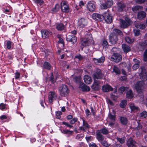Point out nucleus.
<instances>
[{"label":"nucleus","instance_id":"obj_63","mask_svg":"<svg viewBox=\"0 0 147 147\" xmlns=\"http://www.w3.org/2000/svg\"><path fill=\"white\" fill-rule=\"evenodd\" d=\"M75 58L78 59L80 60L83 59V57L80 55L76 56H75Z\"/></svg>","mask_w":147,"mask_h":147},{"label":"nucleus","instance_id":"obj_35","mask_svg":"<svg viewBox=\"0 0 147 147\" xmlns=\"http://www.w3.org/2000/svg\"><path fill=\"white\" fill-rule=\"evenodd\" d=\"M116 140L121 144H122L123 143L125 140V138L123 137L121 138L117 137L116 138Z\"/></svg>","mask_w":147,"mask_h":147},{"label":"nucleus","instance_id":"obj_55","mask_svg":"<svg viewBox=\"0 0 147 147\" xmlns=\"http://www.w3.org/2000/svg\"><path fill=\"white\" fill-rule=\"evenodd\" d=\"M94 79L93 84H94V85L99 86V85L100 83V82L99 80H96V79Z\"/></svg>","mask_w":147,"mask_h":147},{"label":"nucleus","instance_id":"obj_50","mask_svg":"<svg viewBox=\"0 0 147 147\" xmlns=\"http://www.w3.org/2000/svg\"><path fill=\"white\" fill-rule=\"evenodd\" d=\"M113 71L117 74H120V71L119 69L117 67L114 66L113 69Z\"/></svg>","mask_w":147,"mask_h":147},{"label":"nucleus","instance_id":"obj_42","mask_svg":"<svg viewBox=\"0 0 147 147\" xmlns=\"http://www.w3.org/2000/svg\"><path fill=\"white\" fill-rule=\"evenodd\" d=\"M140 63L138 61L137 63L135 64L133 66L132 68L134 70H136L138 69L139 67Z\"/></svg>","mask_w":147,"mask_h":147},{"label":"nucleus","instance_id":"obj_22","mask_svg":"<svg viewBox=\"0 0 147 147\" xmlns=\"http://www.w3.org/2000/svg\"><path fill=\"white\" fill-rule=\"evenodd\" d=\"M96 138L100 142L103 140L104 137L101 134V132L99 131H97L96 133Z\"/></svg>","mask_w":147,"mask_h":147},{"label":"nucleus","instance_id":"obj_37","mask_svg":"<svg viewBox=\"0 0 147 147\" xmlns=\"http://www.w3.org/2000/svg\"><path fill=\"white\" fill-rule=\"evenodd\" d=\"M128 88L127 87H121L119 88V91L121 93H123L125 91H127Z\"/></svg>","mask_w":147,"mask_h":147},{"label":"nucleus","instance_id":"obj_16","mask_svg":"<svg viewBox=\"0 0 147 147\" xmlns=\"http://www.w3.org/2000/svg\"><path fill=\"white\" fill-rule=\"evenodd\" d=\"M41 32L42 38L44 39L48 38L49 35L51 34V32L47 30H42Z\"/></svg>","mask_w":147,"mask_h":147},{"label":"nucleus","instance_id":"obj_23","mask_svg":"<svg viewBox=\"0 0 147 147\" xmlns=\"http://www.w3.org/2000/svg\"><path fill=\"white\" fill-rule=\"evenodd\" d=\"M84 82L87 84H90L92 82L91 78L88 75H85L84 77Z\"/></svg>","mask_w":147,"mask_h":147},{"label":"nucleus","instance_id":"obj_34","mask_svg":"<svg viewBox=\"0 0 147 147\" xmlns=\"http://www.w3.org/2000/svg\"><path fill=\"white\" fill-rule=\"evenodd\" d=\"M99 131L101 133L105 135L108 134L109 132L108 130L106 127L101 129Z\"/></svg>","mask_w":147,"mask_h":147},{"label":"nucleus","instance_id":"obj_58","mask_svg":"<svg viewBox=\"0 0 147 147\" xmlns=\"http://www.w3.org/2000/svg\"><path fill=\"white\" fill-rule=\"evenodd\" d=\"M74 81L76 82H78L80 81V79L79 77H75L74 78Z\"/></svg>","mask_w":147,"mask_h":147},{"label":"nucleus","instance_id":"obj_40","mask_svg":"<svg viewBox=\"0 0 147 147\" xmlns=\"http://www.w3.org/2000/svg\"><path fill=\"white\" fill-rule=\"evenodd\" d=\"M138 92V95L140 97V100L143 101L144 100V95L142 90H140L139 91H137Z\"/></svg>","mask_w":147,"mask_h":147},{"label":"nucleus","instance_id":"obj_43","mask_svg":"<svg viewBox=\"0 0 147 147\" xmlns=\"http://www.w3.org/2000/svg\"><path fill=\"white\" fill-rule=\"evenodd\" d=\"M62 133L69 135H71L73 133V131H71L68 130H63Z\"/></svg>","mask_w":147,"mask_h":147},{"label":"nucleus","instance_id":"obj_7","mask_svg":"<svg viewBox=\"0 0 147 147\" xmlns=\"http://www.w3.org/2000/svg\"><path fill=\"white\" fill-rule=\"evenodd\" d=\"M141 69V72L140 74V78L144 81H146L147 80V70L144 67H142Z\"/></svg>","mask_w":147,"mask_h":147},{"label":"nucleus","instance_id":"obj_41","mask_svg":"<svg viewBox=\"0 0 147 147\" xmlns=\"http://www.w3.org/2000/svg\"><path fill=\"white\" fill-rule=\"evenodd\" d=\"M140 117L142 118H145L147 116V112L144 111L140 114Z\"/></svg>","mask_w":147,"mask_h":147},{"label":"nucleus","instance_id":"obj_36","mask_svg":"<svg viewBox=\"0 0 147 147\" xmlns=\"http://www.w3.org/2000/svg\"><path fill=\"white\" fill-rule=\"evenodd\" d=\"M127 103V100H122L120 104V107L122 108H124L126 106Z\"/></svg>","mask_w":147,"mask_h":147},{"label":"nucleus","instance_id":"obj_19","mask_svg":"<svg viewBox=\"0 0 147 147\" xmlns=\"http://www.w3.org/2000/svg\"><path fill=\"white\" fill-rule=\"evenodd\" d=\"M102 90L103 92H107L113 90V89L110 85L107 84L102 86Z\"/></svg>","mask_w":147,"mask_h":147},{"label":"nucleus","instance_id":"obj_3","mask_svg":"<svg viewBox=\"0 0 147 147\" xmlns=\"http://www.w3.org/2000/svg\"><path fill=\"white\" fill-rule=\"evenodd\" d=\"M103 76V75L102 73L101 69H97L95 71L93 75L94 79H101Z\"/></svg>","mask_w":147,"mask_h":147},{"label":"nucleus","instance_id":"obj_49","mask_svg":"<svg viewBox=\"0 0 147 147\" xmlns=\"http://www.w3.org/2000/svg\"><path fill=\"white\" fill-rule=\"evenodd\" d=\"M108 7H110L113 4V2L112 0H107L106 3Z\"/></svg>","mask_w":147,"mask_h":147},{"label":"nucleus","instance_id":"obj_12","mask_svg":"<svg viewBox=\"0 0 147 147\" xmlns=\"http://www.w3.org/2000/svg\"><path fill=\"white\" fill-rule=\"evenodd\" d=\"M109 38V42L112 45L116 44L118 40L117 36L114 34H110Z\"/></svg>","mask_w":147,"mask_h":147},{"label":"nucleus","instance_id":"obj_39","mask_svg":"<svg viewBox=\"0 0 147 147\" xmlns=\"http://www.w3.org/2000/svg\"><path fill=\"white\" fill-rule=\"evenodd\" d=\"M83 121V126L85 128H88L89 127V125L87 123V121H85L83 118H81Z\"/></svg>","mask_w":147,"mask_h":147},{"label":"nucleus","instance_id":"obj_6","mask_svg":"<svg viewBox=\"0 0 147 147\" xmlns=\"http://www.w3.org/2000/svg\"><path fill=\"white\" fill-rule=\"evenodd\" d=\"M87 8L91 12L94 11L96 8L95 3L92 1H89L87 4Z\"/></svg>","mask_w":147,"mask_h":147},{"label":"nucleus","instance_id":"obj_17","mask_svg":"<svg viewBox=\"0 0 147 147\" xmlns=\"http://www.w3.org/2000/svg\"><path fill=\"white\" fill-rule=\"evenodd\" d=\"M79 88L82 91H88L90 90V87L88 86L85 85L83 83H81L80 84Z\"/></svg>","mask_w":147,"mask_h":147},{"label":"nucleus","instance_id":"obj_26","mask_svg":"<svg viewBox=\"0 0 147 147\" xmlns=\"http://www.w3.org/2000/svg\"><path fill=\"white\" fill-rule=\"evenodd\" d=\"M112 33L114 34L115 35H116L117 36L119 35L122 36H123L122 32L120 30L117 29H114L113 32Z\"/></svg>","mask_w":147,"mask_h":147},{"label":"nucleus","instance_id":"obj_4","mask_svg":"<svg viewBox=\"0 0 147 147\" xmlns=\"http://www.w3.org/2000/svg\"><path fill=\"white\" fill-rule=\"evenodd\" d=\"M122 59L121 56L118 53H114L111 57V60L112 61L117 63L121 61Z\"/></svg>","mask_w":147,"mask_h":147},{"label":"nucleus","instance_id":"obj_11","mask_svg":"<svg viewBox=\"0 0 147 147\" xmlns=\"http://www.w3.org/2000/svg\"><path fill=\"white\" fill-rule=\"evenodd\" d=\"M66 40L67 41L71 42L73 45L77 41L76 37L72 35H67L66 36Z\"/></svg>","mask_w":147,"mask_h":147},{"label":"nucleus","instance_id":"obj_53","mask_svg":"<svg viewBox=\"0 0 147 147\" xmlns=\"http://www.w3.org/2000/svg\"><path fill=\"white\" fill-rule=\"evenodd\" d=\"M91 87L92 89H93L94 90H97L100 88L99 86L95 85H94V84Z\"/></svg>","mask_w":147,"mask_h":147},{"label":"nucleus","instance_id":"obj_44","mask_svg":"<svg viewBox=\"0 0 147 147\" xmlns=\"http://www.w3.org/2000/svg\"><path fill=\"white\" fill-rule=\"evenodd\" d=\"M137 27L138 28L143 29H145V26L144 24H138L137 25Z\"/></svg>","mask_w":147,"mask_h":147},{"label":"nucleus","instance_id":"obj_2","mask_svg":"<svg viewBox=\"0 0 147 147\" xmlns=\"http://www.w3.org/2000/svg\"><path fill=\"white\" fill-rule=\"evenodd\" d=\"M131 24V21L128 17H125V20H121L120 26L121 28H126Z\"/></svg>","mask_w":147,"mask_h":147},{"label":"nucleus","instance_id":"obj_14","mask_svg":"<svg viewBox=\"0 0 147 147\" xmlns=\"http://www.w3.org/2000/svg\"><path fill=\"white\" fill-rule=\"evenodd\" d=\"M57 96L54 92H50L48 96L49 101L51 103L53 101L56 99Z\"/></svg>","mask_w":147,"mask_h":147},{"label":"nucleus","instance_id":"obj_64","mask_svg":"<svg viewBox=\"0 0 147 147\" xmlns=\"http://www.w3.org/2000/svg\"><path fill=\"white\" fill-rule=\"evenodd\" d=\"M90 147H97V146L96 144L93 142L90 143L89 144Z\"/></svg>","mask_w":147,"mask_h":147},{"label":"nucleus","instance_id":"obj_51","mask_svg":"<svg viewBox=\"0 0 147 147\" xmlns=\"http://www.w3.org/2000/svg\"><path fill=\"white\" fill-rule=\"evenodd\" d=\"M62 114V113L61 111H58L57 112L56 114V117L58 119H60L61 118V115Z\"/></svg>","mask_w":147,"mask_h":147},{"label":"nucleus","instance_id":"obj_21","mask_svg":"<svg viewBox=\"0 0 147 147\" xmlns=\"http://www.w3.org/2000/svg\"><path fill=\"white\" fill-rule=\"evenodd\" d=\"M146 16V14L144 11H141L138 12L137 14V18L139 20H142L145 18Z\"/></svg>","mask_w":147,"mask_h":147},{"label":"nucleus","instance_id":"obj_46","mask_svg":"<svg viewBox=\"0 0 147 147\" xmlns=\"http://www.w3.org/2000/svg\"><path fill=\"white\" fill-rule=\"evenodd\" d=\"M102 45L103 47L107 48L109 46L106 40H104L103 41Z\"/></svg>","mask_w":147,"mask_h":147},{"label":"nucleus","instance_id":"obj_18","mask_svg":"<svg viewBox=\"0 0 147 147\" xmlns=\"http://www.w3.org/2000/svg\"><path fill=\"white\" fill-rule=\"evenodd\" d=\"M136 143L131 138H129L127 142V145L128 147H134L136 146Z\"/></svg>","mask_w":147,"mask_h":147},{"label":"nucleus","instance_id":"obj_38","mask_svg":"<svg viewBox=\"0 0 147 147\" xmlns=\"http://www.w3.org/2000/svg\"><path fill=\"white\" fill-rule=\"evenodd\" d=\"M125 41L129 43H133L134 41V40L133 39H131L128 36L125 37Z\"/></svg>","mask_w":147,"mask_h":147},{"label":"nucleus","instance_id":"obj_62","mask_svg":"<svg viewBox=\"0 0 147 147\" xmlns=\"http://www.w3.org/2000/svg\"><path fill=\"white\" fill-rule=\"evenodd\" d=\"M11 42L8 41L7 43V48L8 49H10L11 48Z\"/></svg>","mask_w":147,"mask_h":147},{"label":"nucleus","instance_id":"obj_5","mask_svg":"<svg viewBox=\"0 0 147 147\" xmlns=\"http://www.w3.org/2000/svg\"><path fill=\"white\" fill-rule=\"evenodd\" d=\"M61 4L62 11L64 12H68L69 9L68 3L66 1H62Z\"/></svg>","mask_w":147,"mask_h":147},{"label":"nucleus","instance_id":"obj_61","mask_svg":"<svg viewBox=\"0 0 147 147\" xmlns=\"http://www.w3.org/2000/svg\"><path fill=\"white\" fill-rule=\"evenodd\" d=\"M58 38L59 39V40L58 41V43H61L64 45V41L63 39L61 38L60 36H58Z\"/></svg>","mask_w":147,"mask_h":147},{"label":"nucleus","instance_id":"obj_24","mask_svg":"<svg viewBox=\"0 0 147 147\" xmlns=\"http://www.w3.org/2000/svg\"><path fill=\"white\" fill-rule=\"evenodd\" d=\"M122 48L125 53H128L131 50L130 48L125 44H123L122 45Z\"/></svg>","mask_w":147,"mask_h":147},{"label":"nucleus","instance_id":"obj_1","mask_svg":"<svg viewBox=\"0 0 147 147\" xmlns=\"http://www.w3.org/2000/svg\"><path fill=\"white\" fill-rule=\"evenodd\" d=\"M60 95L62 96H67L69 93V90L67 86L63 85L59 88Z\"/></svg>","mask_w":147,"mask_h":147},{"label":"nucleus","instance_id":"obj_33","mask_svg":"<svg viewBox=\"0 0 147 147\" xmlns=\"http://www.w3.org/2000/svg\"><path fill=\"white\" fill-rule=\"evenodd\" d=\"M34 2L37 5H38L42 7L44 4V2L43 0H33Z\"/></svg>","mask_w":147,"mask_h":147},{"label":"nucleus","instance_id":"obj_54","mask_svg":"<svg viewBox=\"0 0 147 147\" xmlns=\"http://www.w3.org/2000/svg\"><path fill=\"white\" fill-rule=\"evenodd\" d=\"M78 118L77 117H75L73 118L70 121V123L71 124H74L78 121Z\"/></svg>","mask_w":147,"mask_h":147},{"label":"nucleus","instance_id":"obj_60","mask_svg":"<svg viewBox=\"0 0 147 147\" xmlns=\"http://www.w3.org/2000/svg\"><path fill=\"white\" fill-rule=\"evenodd\" d=\"M6 105L3 103H1L0 105V109L1 110H3L5 108Z\"/></svg>","mask_w":147,"mask_h":147},{"label":"nucleus","instance_id":"obj_32","mask_svg":"<svg viewBox=\"0 0 147 147\" xmlns=\"http://www.w3.org/2000/svg\"><path fill=\"white\" fill-rule=\"evenodd\" d=\"M127 91V92L126 94L127 98L130 99L133 97L134 95L132 91L131 90H129L128 91Z\"/></svg>","mask_w":147,"mask_h":147},{"label":"nucleus","instance_id":"obj_25","mask_svg":"<svg viewBox=\"0 0 147 147\" xmlns=\"http://www.w3.org/2000/svg\"><path fill=\"white\" fill-rule=\"evenodd\" d=\"M125 5L123 3H119L118 4L117 9L118 11L119 12H121L125 8Z\"/></svg>","mask_w":147,"mask_h":147},{"label":"nucleus","instance_id":"obj_52","mask_svg":"<svg viewBox=\"0 0 147 147\" xmlns=\"http://www.w3.org/2000/svg\"><path fill=\"white\" fill-rule=\"evenodd\" d=\"M100 142L104 146L107 147L109 146L110 144H108L107 142L105 141H102Z\"/></svg>","mask_w":147,"mask_h":147},{"label":"nucleus","instance_id":"obj_27","mask_svg":"<svg viewBox=\"0 0 147 147\" xmlns=\"http://www.w3.org/2000/svg\"><path fill=\"white\" fill-rule=\"evenodd\" d=\"M129 107L131 111L135 112L139 110V108L136 106L133 103H131L129 105Z\"/></svg>","mask_w":147,"mask_h":147},{"label":"nucleus","instance_id":"obj_20","mask_svg":"<svg viewBox=\"0 0 147 147\" xmlns=\"http://www.w3.org/2000/svg\"><path fill=\"white\" fill-rule=\"evenodd\" d=\"M93 60L96 64L99 65L104 62L105 60V57H102L98 59L94 58L93 59Z\"/></svg>","mask_w":147,"mask_h":147},{"label":"nucleus","instance_id":"obj_10","mask_svg":"<svg viewBox=\"0 0 147 147\" xmlns=\"http://www.w3.org/2000/svg\"><path fill=\"white\" fill-rule=\"evenodd\" d=\"M92 41V39L86 38L82 39L81 40L80 43L82 47L81 46V47L83 48L84 47L90 45Z\"/></svg>","mask_w":147,"mask_h":147},{"label":"nucleus","instance_id":"obj_59","mask_svg":"<svg viewBox=\"0 0 147 147\" xmlns=\"http://www.w3.org/2000/svg\"><path fill=\"white\" fill-rule=\"evenodd\" d=\"M138 125L136 128L135 129L137 130H139L142 128V125L139 123L137 122Z\"/></svg>","mask_w":147,"mask_h":147},{"label":"nucleus","instance_id":"obj_9","mask_svg":"<svg viewBox=\"0 0 147 147\" xmlns=\"http://www.w3.org/2000/svg\"><path fill=\"white\" fill-rule=\"evenodd\" d=\"M103 19L107 23H111L112 21V17L109 14V12L105 13L103 14Z\"/></svg>","mask_w":147,"mask_h":147},{"label":"nucleus","instance_id":"obj_28","mask_svg":"<svg viewBox=\"0 0 147 147\" xmlns=\"http://www.w3.org/2000/svg\"><path fill=\"white\" fill-rule=\"evenodd\" d=\"M120 120L121 123L123 125H126L127 123V119L125 117H121Z\"/></svg>","mask_w":147,"mask_h":147},{"label":"nucleus","instance_id":"obj_8","mask_svg":"<svg viewBox=\"0 0 147 147\" xmlns=\"http://www.w3.org/2000/svg\"><path fill=\"white\" fill-rule=\"evenodd\" d=\"M145 84L142 81H140L137 82L135 85V88L137 91L142 90L144 88Z\"/></svg>","mask_w":147,"mask_h":147},{"label":"nucleus","instance_id":"obj_47","mask_svg":"<svg viewBox=\"0 0 147 147\" xmlns=\"http://www.w3.org/2000/svg\"><path fill=\"white\" fill-rule=\"evenodd\" d=\"M108 117L111 120L114 121L115 120V115H113L111 113L109 114Z\"/></svg>","mask_w":147,"mask_h":147},{"label":"nucleus","instance_id":"obj_57","mask_svg":"<svg viewBox=\"0 0 147 147\" xmlns=\"http://www.w3.org/2000/svg\"><path fill=\"white\" fill-rule=\"evenodd\" d=\"M134 35L136 36H137L140 34V30H134Z\"/></svg>","mask_w":147,"mask_h":147},{"label":"nucleus","instance_id":"obj_30","mask_svg":"<svg viewBox=\"0 0 147 147\" xmlns=\"http://www.w3.org/2000/svg\"><path fill=\"white\" fill-rule=\"evenodd\" d=\"M43 67L45 69L48 70H50L51 68L50 64L47 61H45L44 62Z\"/></svg>","mask_w":147,"mask_h":147},{"label":"nucleus","instance_id":"obj_13","mask_svg":"<svg viewBox=\"0 0 147 147\" xmlns=\"http://www.w3.org/2000/svg\"><path fill=\"white\" fill-rule=\"evenodd\" d=\"M88 24L87 20L84 18H81L79 19L78 21V26L81 28H83L87 26Z\"/></svg>","mask_w":147,"mask_h":147},{"label":"nucleus","instance_id":"obj_15","mask_svg":"<svg viewBox=\"0 0 147 147\" xmlns=\"http://www.w3.org/2000/svg\"><path fill=\"white\" fill-rule=\"evenodd\" d=\"M92 18L94 20L98 21H102L103 20V15H101L97 13L93 14Z\"/></svg>","mask_w":147,"mask_h":147},{"label":"nucleus","instance_id":"obj_45","mask_svg":"<svg viewBox=\"0 0 147 147\" xmlns=\"http://www.w3.org/2000/svg\"><path fill=\"white\" fill-rule=\"evenodd\" d=\"M143 60L144 61L147 60V49H146L144 53Z\"/></svg>","mask_w":147,"mask_h":147},{"label":"nucleus","instance_id":"obj_48","mask_svg":"<svg viewBox=\"0 0 147 147\" xmlns=\"http://www.w3.org/2000/svg\"><path fill=\"white\" fill-rule=\"evenodd\" d=\"M59 4H57L56 5L54 8L52 9V10L54 12L57 11L59 9Z\"/></svg>","mask_w":147,"mask_h":147},{"label":"nucleus","instance_id":"obj_29","mask_svg":"<svg viewBox=\"0 0 147 147\" xmlns=\"http://www.w3.org/2000/svg\"><path fill=\"white\" fill-rule=\"evenodd\" d=\"M65 27V26L62 23L58 24L56 25V28L59 31L64 30Z\"/></svg>","mask_w":147,"mask_h":147},{"label":"nucleus","instance_id":"obj_56","mask_svg":"<svg viewBox=\"0 0 147 147\" xmlns=\"http://www.w3.org/2000/svg\"><path fill=\"white\" fill-rule=\"evenodd\" d=\"M100 7L102 9H105L108 8L106 3H103L101 4L100 5Z\"/></svg>","mask_w":147,"mask_h":147},{"label":"nucleus","instance_id":"obj_31","mask_svg":"<svg viewBox=\"0 0 147 147\" xmlns=\"http://www.w3.org/2000/svg\"><path fill=\"white\" fill-rule=\"evenodd\" d=\"M143 9L142 6H136L133 7L132 10L134 12H136L138 11L141 10Z\"/></svg>","mask_w":147,"mask_h":147}]
</instances>
